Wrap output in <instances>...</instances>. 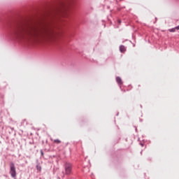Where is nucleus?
Instances as JSON below:
<instances>
[{
    "instance_id": "obj_1",
    "label": "nucleus",
    "mask_w": 179,
    "mask_h": 179,
    "mask_svg": "<svg viewBox=\"0 0 179 179\" xmlns=\"http://www.w3.org/2000/svg\"><path fill=\"white\" fill-rule=\"evenodd\" d=\"M4 27L19 40H34L40 43L41 41H52L55 38V31L50 29L43 32H34L31 29L19 21L17 19L8 18L3 22Z\"/></svg>"
},
{
    "instance_id": "obj_2",
    "label": "nucleus",
    "mask_w": 179,
    "mask_h": 179,
    "mask_svg": "<svg viewBox=\"0 0 179 179\" xmlns=\"http://www.w3.org/2000/svg\"><path fill=\"white\" fill-rule=\"evenodd\" d=\"M64 171L66 176H71L72 174V164L71 162H65L64 164Z\"/></svg>"
},
{
    "instance_id": "obj_3",
    "label": "nucleus",
    "mask_w": 179,
    "mask_h": 179,
    "mask_svg": "<svg viewBox=\"0 0 179 179\" xmlns=\"http://www.w3.org/2000/svg\"><path fill=\"white\" fill-rule=\"evenodd\" d=\"M65 6V0H57L55 4H53V10H58L59 8Z\"/></svg>"
},
{
    "instance_id": "obj_4",
    "label": "nucleus",
    "mask_w": 179,
    "mask_h": 179,
    "mask_svg": "<svg viewBox=\"0 0 179 179\" xmlns=\"http://www.w3.org/2000/svg\"><path fill=\"white\" fill-rule=\"evenodd\" d=\"M10 174L13 178H16L17 173H16V166H15V163H10Z\"/></svg>"
},
{
    "instance_id": "obj_5",
    "label": "nucleus",
    "mask_w": 179,
    "mask_h": 179,
    "mask_svg": "<svg viewBox=\"0 0 179 179\" xmlns=\"http://www.w3.org/2000/svg\"><path fill=\"white\" fill-rule=\"evenodd\" d=\"M76 6V1L70 0L69 10V12H73L75 10V8Z\"/></svg>"
},
{
    "instance_id": "obj_6",
    "label": "nucleus",
    "mask_w": 179,
    "mask_h": 179,
    "mask_svg": "<svg viewBox=\"0 0 179 179\" xmlns=\"http://www.w3.org/2000/svg\"><path fill=\"white\" fill-rule=\"evenodd\" d=\"M36 148H37V145H36V143H34V141L29 142V143L27 145V148L28 150H34V149H36Z\"/></svg>"
},
{
    "instance_id": "obj_7",
    "label": "nucleus",
    "mask_w": 179,
    "mask_h": 179,
    "mask_svg": "<svg viewBox=\"0 0 179 179\" xmlns=\"http://www.w3.org/2000/svg\"><path fill=\"white\" fill-rule=\"evenodd\" d=\"M116 82L119 85V86H121L123 83L122 79H121V78L119 76L116 77Z\"/></svg>"
},
{
    "instance_id": "obj_8",
    "label": "nucleus",
    "mask_w": 179,
    "mask_h": 179,
    "mask_svg": "<svg viewBox=\"0 0 179 179\" xmlns=\"http://www.w3.org/2000/svg\"><path fill=\"white\" fill-rule=\"evenodd\" d=\"M120 52H122V53L124 54V52H125V51H127V48H125L124 45H121L120 46Z\"/></svg>"
},
{
    "instance_id": "obj_9",
    "label": "nucleus",
    "mask_w": 179,
    "mask_h": 179,
    "mask_svg": "<svg viewBox=\"0 0 179 179\" xmlns=\"http://www.w3.org/2000/svg\"><path fill=\"white\" fill-rule=\"evenodd\" d=\"M86 124V120L85 118L82 117L80 119V125L82 127Z\"/></svg>"
},
{
    "instance_id": "obj_10",
    "label": "nucleus",
    "mask_w": 179,
    "mask_h": 179,
    "mask_svg": "<svg viewBox=\"0 0 179 179\" xmlns=\"http://www.w3.org/2000/svg\"><path fill=\"white\" fill-rule=\"evenodd\" d=\"M36 170L38 171H41V166H40V164L36 165Z\"/></svg>"
},
{
    "instance_id": "obj_11",
    "label": "nucleus",
    "mask_w": 179,
    "mask_h": 179,
    "mask_svg": "<svg viewBox=\"0 0 179 179\" xmlns=\"http://www.w3.org/2000/svg\"><path fill=\"white\" fill-rule=\"evenodd\" d=\"M176 27L172 28V29H169V31H170V33H174L176 31Z\"/></svg>"
},
{
    "instance_id": "obj_12",
    "label": "nucleus",
    "mask_w": 179,
    "mask_h": 179,
    "mask_svg": "<svg viewBox=\"0 0 179 179\" xmlns=\"http://www.w3.org/2000/svg\"><path fill=\"white\" fill-rule=\"evenodd\" d=\"M54 143H57V144H59V143H61V140H59V139H55V140H54Z\"/></svg>"
},
{
    "instance_id": "obj_13",
    "label": "nucleus",
    "mask_w": 179,
    "mask_h": 179,
    "mask_svg": "<svg viewBox=\"0 0 179 179\" xmlns=\"http://www.w3.org/2000/svg\"><path fill=\"white\" fill-rule=\"evenodd\" d=\"M41 155L42 156V157H44V152L43 151V150H41Z\"/></svg>"
},
{
    "instance_id": "obj_14",
    "label": "nucleus",
    "mask_w": 179,
    "mask_h": 179,
    "mask_svg": "<svg viewBox=\"0 0 179 179\" xmlns=\"http://www.w3.org/2000/svg\"><path fill=\"white\" fill-rule=\"evenodd\" d=\"M44 152H50V148H45Z\"/></svg>"
},
{
    "instance_id": "obj_15",
    "label": "nucleus",
    "mask_w": 179,
    "mask_h": 179,
    "mask_svg": "<svg viewBox=\"0 0 179 179\" xmlns=\"http://www.w3.org/2000/svg\"><path fill=\"white\" fill-rule=\"evenodd\" d=\"M140 145H141V146H142L143 148V146H145V143H140Z\"/></svg>"
},
{
    "instance_id": "obj_16",
    "label": "nucleus",
    "mask_w": 179,
    "mask_h": 179,
    "mask_svg": "<svg viewBox=\"0 0 179 179\" xmlns=\"http://www.w3.org/2000/svg\"><path fill=\"white\" fill-rule=\"evenodd\" d=\"M117 23H118V24H120V23H122L121 20H117Z\"/></svg>"
},
{
    "instance_id": "obj_17",
    "label": "nucleus",
    "mask_w": 179,
    "mask_h": 179,
    "mask_svg": "<svg viewBox=\"0 0 179 179\" xmlns=\"http://www.w3.org/2000/svg\"><path fill=\"white\" fill-rule=\"evenodd\" d=\"M176 30H179V25L175 27Z\"/></svg>"
},
{
    "instance_id": "obj_18",
    "label": "nucleus",
    "mask_w": 179,
    "mask_h": 179,
    "mask_svg": "<svg viewBox=\"0 0 179 179\" xmlns=\"http://www.w3.org/2000/svg\"><path fill=\"white\" fill-rule=\"evenodd\" d=\"M45 144L48 145V139L45 140Z\"/></svg>"
},
{
    "instance_id": "obj_19",
    "label": "nucleus",
    "mask_w": 179,
    "mask_h": 179,
    "mask_svg": "<svg viewBox=\"0 0 179 179\" xmlns=\"http://www.w3.org/2000/svg\"><path fill=\"white\" fill-rule=\"evenodd\" d=\"M42 144L44 145V141H42Z\"/></svg>"
},
{
    "instance_id": "obj_20",
    "label": "nucleus",
    "mask_w": 179,
    "mask_h": 179,
    "mask_svg": "<svg viewBox=\"0 0 179 179\" xmlns=\"http://www.w3.org/2000/svg\"><path fill=\"white\" fill-rule=\"evenodd\" d=\"M11 129H12V131H13V129H14V128L13 127V128H10Z\"/></svg>"
},
{
    "instance_id": "obj_21",
    "label": "nucleus",
    "mask_w": 179,
    "mask_h": 179,
    "mask_svg": "<svg viewBox=\"0 0 179 179\" xmlns=\"http://www.w3.org/2000/svg\"><path fill=\"white\" fill-rule=\"evenodd\" d=\"M138 87H141V85H138Z\"/></svg>"
},
{
    "instance_id": "obj_22",
    "label": "nucleus",
    "mask_w": 179,
    "mask_h": 179,
    "mask_svg": "<svg viewBox=\"0 0 179 179\" xmlns=\"http://www.w3.org/2000/svg\"><path fill=\"white\" fill-rule=\"evenodd\" d=\"M141 155H142V151L141 152Z\"/></svg>"
},
{
    "instance_id": "obj_23",
    "label": "nucleus",
    "mask_w": 179,
    "mask_h": 179,
    "mask_svg": "<svg viewBox=\"0 0 179 179\" xmlns=\"http://www.w3.org/2000/svg\"><path fill=\"white\" fill-rule=\"evenodd\" d=\"M120 1H124V0H120Z\"/></svg>"
}]
</instances>
